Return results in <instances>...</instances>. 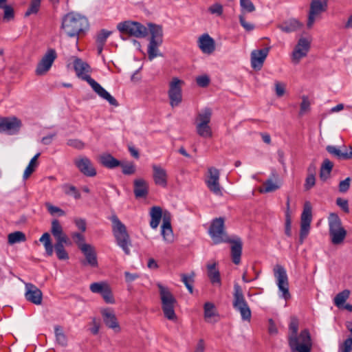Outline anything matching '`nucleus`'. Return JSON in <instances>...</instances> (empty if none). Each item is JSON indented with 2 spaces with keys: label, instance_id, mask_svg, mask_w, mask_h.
<instances>
[{
  "label": "nucleus",
  "instance_id": "obj_19",
  "mask_svg": "<svg viewBox=\"0 0 352 352\" xmlns=\"http://www.w3.org/2000/svg\"><path fill=\"white\" fill-rule=\"evenodd\" d=\"M25 297L26 300L35 305H41L43 299L42 292L32 283H25Z\"/></svg>",
  "mask_w": 352,
  "mask_h": 352
},
{
  "label": "nucleus",
  "instance_id": "obj_3",
  "mask_svg": "<svg viewBox=\"0 0 352 352\" xmlns=\"http://www.w3.org/2000/svg\"><path fill=\"white\" fill-rule=\"evenodd\" d=\"M112 222V231L118 245L123 250L126 254H129L131 245L130 236L127 232L126 228L116 214L110 217Z\"/></svg>",
  "mask_w": 352,
  "mask_h": 352
},
{
  "label": "nucleus",
  "instance_id": "obj_9",
  "mask_svg": "<svg viewBox=\"0 0 352 352\" xmlns=\"http://www.w3.org/2000/svg\"><path fill=\"white\" fill-rule=\"evenodd\" d=\"M117 29L122 34H126L136 38H143L147 35V29L142 23L126 21L119 23Z\"/></svg>",
  "mask_w": 352,
  "mask_h": 352
},
{
  "label": "nucleus",
  "instance_id": "obj_59",
  "mask_svg": "<svg viewBox=\"0 0 352 352\" xmlns=\"http://www.w3.org/2000/svg\"><path fill=\"white\" fill-rule=\"evenodd\" d=\"M316 184L315 175L313 173L308 174L305 183V188L306 190L311 189Z\"/></svg>",
  "mask_w": 352,
  "mask_h": 352
},
{
  "label": "nucleus",
  "instance_id": "obj_1",
  "mask_svg": "<svg viewBox=\"0 0 352 352\" xmlns=\"http://www.w3.org/2000/svg\"><path fill=\"white\" fill-rule=\"evenodd\" d=\"M74 69L76 76L79 78L85 80L100 98L106 100L111 105L114 107L119 105L116 98L90 76L89 74L91 72V69L87 63L83 61L81 58H76L74 60Z\"/></svg>",
  "mask_w": 352,
  "mask_h": 352
},
{
  "label": "nucleus",
  "instance_id": "obj_22",
  "mask_svg": "<svg viewBox=\"0 0 352 352\" xmlns=\"http://www.w3.org/2000/svg\"><path fill=\"white\" fill-rule=\"evenodd\" d=\"M171 215L168 211L164 212L163 223L161 226V234L164 240L167 242H171L173 240V233L170 224Z\"/></svg>",
  "mask_w": 352,
  "mask_h": 352
},
{
  "label": "nucleus",
  "instance_id": "obj_28",
  "mask_svg": "<svg viewBox=\"0 0 352 352\" xmlns=\"http://www.w3.org/2000/svg\"><path fill=\"white\" fill-rule=\"evenodd\" d=\"M163 215L164 212L160 206H153L151 208L150 226L152 228L155 229L158 227L162 218L163 219Z\"/></svg>",
  "mask_w": 352,
  "mask_h": 352
},
{
  "label": "nucleus",
  "instance_id": "obj_25",
  "mask_svg": "<svg viewBox=\"0 0 352 352\" xmlns=\"http://www.w3.org/2000/svg\"><path fill=\"white\" fill-rule=\"evenodd\" d=\"M101 313L106 326L115 332H119L120 327L114 312L110 309H105L102 310Z\"/></svg>",
  "mask_w": 352,
  "mask_h": 352
},
{
  "label": "nucleus",
  "instance_id": "obj_14",
  "mask_svg": "<svg viewBox=\"0 0 352 352\" xmlns=\"http://www.w3.org/2000/svg\"><path fill=\"white\" fill-rule=\"evenodd\" d=\"M208 171V176L206 180L207 187L214 195L221 196L222 191L219 184V170L214 167H210Z\"/></svg>",
  "mask_w": 352,
  "mask_h": 352
},
{
  "label": "nucleus",
  "instance_id": "obj_10",
  "mask_svg": "<svg viewBox=\"0 0 352 352\" xmlns=\"http://www.w3.org/2000/svg\"><path fill=\"white\" fill-rule=\"evenodd\" d=\"M274 274L278 290L282 293L280 296L287 300L291 298V295L289 292L288 277L285 269L282 265H276L274 268Z\"/></svg>",
  "mask_w": 352,
  "mask_h": 352
},
{
  "label": "nucleus",
  "instance_id": "obj_5",
  "mask_svg": "<svg viewBox=\"0 0 352 352\" xmlns=\"http://www.w3.org/2000/svg\"><path fill=\"white\" fill-rule=\"evenodd\" d=\"M328 225L331 243L333 245L342 243L346 236V231L342 226L341 219L336 213L329 214Z\"/></svg>",
  "mask_w": 352,
  "mask_h": 352
},
{
  "label": "nucleus",
  "instance_id": "obj_12",
  "mask_svg": "<svg viewBox=\"0 0 352 352\" xmlns=\"http://www.w3.org/2000/svg\"><path fill=\"white\" fill-rule=\"evenodd\" d=\"M57 58V54L54 49H49L37 64L35 74L37 76L45 75L52 67L54 60Z\"/></svg>",
  "mask_w": 352,
  "mask_h": 352
},
{
  "label": "nucleus",
  "instance_id": "obj_18",
  "mask_svg": "<svg viewBox=\"0 0 352 352\" xmlns=\"http://www.w3.org/2000/svg\"><path fill=\"white\" fill-rule=\"evenodd\" d=\"M80 251L85 256V259L80 261V263L91 267H97L98 265L97 254L94 248L91 245H84L81 247Z\"/></svg>",
  "mask_w": 352,
  "mask_h": 352
},
{
  "label": "nucleus",
  "instance_id": "obj_39",
  "mask_svg": "<svg viewBox=\"0 0 352 352\" xmlns=\"http://www.w3.org/2000/svg\"><path fill=\"white\" fill-rule=\"evenodd\" d=\"M150 39L163 42L162 36L163 32L162 28L160 25L151 24L150 25Z\"/></svg>",
  "mask_w": 352,
  "mask_h": 352
},
{
  "label": "nucleus",
  "instance_id": "obj_29",
  "mask_svg": "<svg viewBox=\"0 0 352 352\" xmlns=\"http://www.w3.org/2000/svg\"><path fill=\"white\" fill-rule=\"evenodd\" d=\"M212 117V109L208 107L204 108L201 112L198 113L195 118L196 125H208Z\"/></svg>",
  "mask_w": 352,
  "mask_h": 352
},
{
  "label": "nucleus",
  "instance_id": "obj_43",
  "mask_svg": "<svg viewBox=\"0 0 352 352\" xmlns=\"http://www.w3.org/2000/svg\"><path fill=\"white\" fill-rule=\"evenodd\" d=\"M312 219V214H311V208L309 206V204H307L305 206L303 212L301 214V219L300 223H307V224H311Z\"/></svg>",
  "mask_w": 352,
  "mask_h": 352
},
{
  "label": "nucleus",
  "instance_id": "obj_58",
  "mask_svg": "<svg viewBox=\"0 0 352 352\" xmlns=\"http://www.w3.org/2000/svg\"><path fill=\"white\" fill-rule=\"evenodd\" d=\"M46 207L48 212L52 215L56 213L58 214V216H64L65 214V212L62 209L57 206H52L49 203L46 204Z\"/></svg>",
  "mask_w": 352,
  "mask_h": 352
},
{
  "label": "nucleus",
  "instance_id": "obj_4",
  "mask_svg": "<svg viewBox=\"0 0 352 352\" xmlns=\"http://www.w3.org/2000/svg\"><path fill=\"white\" fill-rule=\"evenodd\" d=\"M158 288L164 317L171 321L176 320L177 316L175 312V307L177 305V300L175 298L167 287L158 284Z\"/></svg>",
  "mask_w": 352,
  "mask_h": 352
},
{
  "label": "nucleus",
  "instance_id": "obj_26",
  "mask_svg": "<svg viewBox=\"0 0 352 352\" xmlns=\"http://www.w3.org/2000/svg\"><path fill=\"white\" fill-rule=\"evenodd\" d=\"M51 233L56 239V242H69V239L64 233L63 228L58 219L52 221Z\"/></svg>",
  "mask_w": 352,
  "mask_h": 352
},
{
  "label": "nucleus",
  "instance_id": "obj_51",
  "mask_svg": "<svg viewBox=\"0 0 352 352\" xmlns=\"http://www.w3.org/2000/svg\"><path fill=\"white\" fill-rule=\"evenodd\" d=\"M3 20L6 21H10L13 20L14 18V10L11 6L7 5L6 7H3Z\"/></svg>",
  "mask_w": 352,
  "mask_h": 352
},
{
  "label": "nucleus",
  "instance_id": "obj_23",
  "mask_svg": "<svg viewBox=\"0 0 352 352\" xmlns=\"http://www.w3.org/2000/svg\"><path fill=\"white\" fill-rule=\"evenodd\" d=\"M152 168L153 177L155 184L163 188L166 187L168 183V175L166 170L162 166L157 164H153Z\"/></svg>",
  "mask_w": 352,
  "mask_h": 352
},
{
  "label": "nucleus",
  "instance_id": "obj_47",
  "mask_svg": "<svg viewBox=\"0 0 352 352\" xmlns=\"http://www.w3.org/2000/svg\"><path fill=\"white\" fill-rule=\"evenodd\" d=\"M107 285L105 282H96L90 285L89 289L91 292L100 294Z\"/></svg>",
  "mask_w": 352,
  "mask_h": 352
},
{
  "label": "nucleus",
  "instance_id": "obj_2",
  "mask_svg": "<svg viewBox=\"0 0 352 352\" xmlns=\"http://www.w3.org/2000/svg\"><path fill=\"white\" fill-rule=\"evenodd\" d=\"M87 18L76 12H69L62 19L61 29L70 38H76L78 42L80 35L89 30Z\"/></svg>",
  "mask_w": 352,
  "mask_h": 352
},
{
  "label": "nucleus",
  "instance_id": "obj_8",
  "mask_svg": "<svg viewBox=\"0 0 352 352\" xmlns=\"http://www.w3.org/2000/svg\"><path fill=\"white\" fill-rule=\"evenodd\" d=\"M208 233L214 244L229 241L230 237L226 231L223 217L215 218L212 221Z\"/></svg>",
  "mask_w": 352,
  "mask_h": 352
},
{
  "label": "nucleus",
  "instance_id": "obj_44",
  "mask_svg": "<svg viewBox=\"0 0 352 352\" xmlns=\"http://www.w3.org/2000/svg\"><path fill=\"white\" fill-rule=\"evenodd\" d=\"M298 320L296 317H292L289 324V335L288 337H294L298 335Z\"/></svg>",
  "mask_w": 352,
  "mask_h": 352
},
{
  "label": "nucleus",
  "instance_id": "obj_7",
  "mask_svg": "<svg viewBox=\"0 0 352 352\" xmlns=\"http://www.w3.org/2000/svg\"><path fill=\"white\" fill-rule=\"evenodd\" d=\"M233 298L232 305L234 309L240 313L243 320L250 321L252 312L244 297L243 289L238 283H234V285Z\"/></svg>",
  "mask_w": 352,
  "mask_h": 352
},
{
  "label": "nucleus",
  "instance_id": "obj_53",
  "mask_svg": "<svg viewBox=\"0 0 352 352\" xmlns=\"http://www.w3.org/2000/svg\"><path fill=\"white\" fill-rule=\"evenodd\" d=\"M72 237L80 250H81L82 245H88L85 243V236L80 233L74 232L72 234Z\"/></svg>",
  "mask_w": 352,
  "mask_h": 352
},
{
  "label": "nucleus",
  "instance_id": "obj_61",
  "mask_svg": "<svg viewBox=\"0 0 352 352\" xmlns=\"http://www.w3.org/2000/svg\"><path fill=\"white\" fill-rule=\"evenodd\" d=\"M122 168V173L124 175H132L135 172V167L133 163L120 165Z\"/></svg>",
  "mask_w": 352,
  "mask_h": 352
},
{
  "label": "nucleus",
  "instance_id": "obj_40",
  "mask_svg": "<svg viewBox=\"0 0 352 352\" xmlns=\"http://www.w3.org/2000/svg\"><path fill=\"white\" fill-rule=\"evenodd\" d=\"M195 273L192 272L189 274H181V280L184 283L185 286L186 287L187 289L190 294H192L193 292V286L192 284L195 281Z\"/></svg>",
  "mask_w": 352,
  "mask_h": 352
},
{
  "label": "nucleus",
  "instance_id": "obj_32",
  "mask_svg": "<svg viewBox=\"0 0 352 352\" xmlns=\"http://www.w3.org/2000/svg\"><path fill=\"white\" fill-rule=\"evenodd\" d=\"M208 276L212 284L221 285V278L219 271L216 268V263L207 265Z\"/></svg>",
  "mask_w": 352,
  "mask_h": 352
},
{
  "label": "nucleus",
  "instance_id": "obj_37",
  "mask_svg": "<svg viewBox=\"0 0 352 352\" xmlns=\"http://www.w3.org/2000/svg\"><path fill=\"white\" fill-rule=\"evenodd\" d=\"M25 240V234L21 231L11 232L8 235V242L10 245L24 242Z\"/></svg>",
  "mask_w": 352,
  "mask_h": 352
},
{
  "label": "nucleus",
  "instance_id": "obj_63",
  "mask_svg": "<svg viewBox=\"0 0 352 352\" xmlns=\"http://www.w3.org/2000/svg\"><path fill=\"white\" fill-rule=\"evenodd\" d=\"M239 22L241 26L246 31H252L254 29V25L245 21V17L243 14L239 16Z\"/></svg>",
  "mask_w": 352,
  "mask_h": 352
},
{
  "label": "nucleus",
  "instance_id": "obj_21",
  "mask_svg": "<svg viewBox=\"0 0 352 352\" xmlns=\"http://www.w3.org/2000/svg\"><path fill=\"white\" fill-rule=\"evenodd\" d=\"M229 243L231 244V258L232 262L235 265H239L241 263V257L242 254L243 242L240 237L235 236L234 239L229 238Z\"/></svg>",
  "mask_w": 352,
  "mask_h": 352
},
{
  "label": "nucleus",
  "instance_id": "obj_48",
  "mask_svg": "<svg viewBox=\"0 0 352 352\" xmlns=\"http://www.w3.org/2000/svg\"><path fill=\"white\" fill-rule=\"evenodd\" d=\"M326 150L331 155L336 157L339 160H344V152H342L340 149L335 146L328 145L326 147Z\"/></svg>",
  "mask_w": 352,
  "mask_h": 352
},
{
  "label": "nucleus",
  "instance_id": "obj_20",
  "mask_svg": "<svg viewBox=\"0 0 352 352\" xmlns=\"http://www.w3.org/2000/svg\"><path fill=\"white\" fill-rule=\"evenodd\" d=\"M270 47H265L261 50H253L251 52V66L256 70H260L263 63L268 55Z\"/></svg>",
  "mask_w": 352,
  "mask_h": 352
},
{
  "label": "nucleus",
  "instance_id": "obj_16",
  "mask_svg": "<svg viewBox=\"0 0 352 352\" xmlns=\"http://www.w3.org/2000/svg\"><path fill=\"white\" fill-rule=\"evenodd\" d=\"M74 164L83 175L87 177L96 175V170L93 166L91 161L85 156L80 157L74 160Z\"/></svg>",
  "mask_w": 352,
  "mask_h": 352
},
{
  "label": "nucleus",
  "instance_id": "obj_42",
  "mask_svg": "<svg viewBox=\"0 0 352 352\" xmlns=\"http://www.w3.org/2000/svg\"><path fill=\"white\" fill-rule=\"evenodd\" d=\"M41 0H31L29 7L24 14L25 17L37 14L41 7Z\"/></svg>",
  "mask_w": 352,
  "mask_h": 352
},
{
  "label": "nucleus",
  "instance_id": "obj_31",
  "mask_svg": "<svg viewBox=\"0 0 352 352\" xmlns=\"http://www.w3.org/2000/svg\"><path fill=\"white\" fill-rule=\"evenodd\" d=\"M100 162L106 168H114L121 165V162L111 154H104L100 157Z\"/></svg>",
  "mask_w": 352,
  "mask_h": 352
},
{
  "label": "nucleus",
  "instance_id": "obj_64",
  "mask_svg": "<svg viewBox=\"0 0 352 352\" xmlns=\"http://www.w3.org/2000/svg\"><path fill=\"white\" fill-rule=\"evenodd\" d=\"M336 204L346 213L349 212V203L346 199L338 197L336 199Z\"/></svg>",
  "mask_w": 352,
  "mask_h": 352
},
{
  "label": "nucleus",
  "instance_id": "obj_38",
  "mask_svg": "<svg viewBox=\"0 0 352 352\" xmlns=\"http://www.w3.org/2000/svg\"><path fill=\"white\" fill-rule=\"evenodd\" d=\"M349 295L350 291L349 289H344L338 293L333 299L334 305L338 308H342Z\"/></svg>",
  "mask_w": 352,
  "mask_h": 352
},
{
  "label": "nucleus",
  "instance_id": "obj_13",
  "mask_svg": "<svg viewBox=\"0 0 352 352\" xmlns=\"http://www.w3.org/2000/svg\"><path fill=\"white\" fill-rule=\"evenodd\" d=\"M183 82L177 78H173L169 85L168 98L172 107L178 106L182 100L181 84Z\"/></svg>",
  "mask_w": 352,
  "mask_h": 352
},
{
  "label": "nucleus",
  "instance_id": "obj_57",
  "mask_svg": "<svg viewBox=\"0 0 352 352\" xmlns=\"http://www.w3.org/2000/svg\"><path fill=\"white\" fill-rule=\"evenodd\" d=\"M340 352H351L352 351V339L346 338L344 342L340 345Z\"/></svg>",
  "mask_w": 352,
  "mask_h": 352
},
{
  "label": "nucleus",
  "instance_id": "obj_34",
  "mask_svg": "<svg viewBox=\"0 0 352 352\" xmlns=\"http://www.w3.org/2000/svg\"><path fill=\"white\" fill-rule=\"evenodd\" d=\"M40 242L43 243L45 254L47 256H51L53 254V245L51 242L50 234L48 232H45L39 239Z\"/></svg>",
  "mask_w": 352,
  "mask_h": 352
},
{
  "label": "nucleus",
  "instance_id": "obj_33",
  "mask_svg": "<svg viewBox=\"0 0 352 352\" xmlns=\"http://www.w3.org/2000/svg\"><path fill=\"white\" fill-rule=\"evenodd\" d=\"M162 42L155 41V40H149V44L148 45V56L149 60H153L157 56H161L162 54L159 53L158 47L162 45Z\"/></svg>",
  "mask_w": 352,
  "mask_h": 352
},
{
  "label": "nucleus",
  "instance_id": "obj_46",
  "mask_svg": "<svg viewBox=\"0 0 352 352\" xmlns=\"http://www.w3.org/2000/svg\"><path fill=\"white\" fill-rule=\"evenodd\" d=\"M264 189L261 191L263 192H274L280 188V186L274 183L272 179H267L263 183Z\"/></svg>",
  "mask_w": 352,
  "mask_h": 352
},
{
  "label": "nucleus",
  "instance_id": "obj_60",
  "mask_svg": "<svg viewBox=\"0 0 352 352\" xmlns=\"http://www.w3.org/2000/svg\"><path fill=\"white\" fill-rule=\"evenodd\" d=\"M351 178L346 177L345 179L341 181L339 184V191L344 193L347 192L350 188Z\"/></svg>",
  "mask_w": 352,
  "mask_h": 352
},
{
  "label": "nucleus",
  "instance_id": "obj_24",
  "mask_svg": "<svg viewBox=\"0 0 352 352\" xmlns=\"http://www.w3.org/2000/svg\"><path fill=\"white\" fill-rule=\"evenodd\" d=\"M198 46L204 54H210L215 50L214 39L208 34H204L198 39Z\"/></svg>",
  "mask_w": 352,
  "mask_h": 352
},
{
  "label": "nucleus",
  "instance_id": "obj_6",
  "mask_svg": "<svg viewBox=\"0 0 352 352\" xmlns=\"http://www.w3.org/2000/svg\"><path fill=\"white\" fill-rule=\"evenodd\" d=\"M288 344L292 352H311L312 342L309 330L305 329L298 335L288 337Z\"/></svg>",
  "mask_w": 352,
  "mask_h": 352
},
{
  "label": "nucleus",
  "instance_id": "obj_50",
  "mask_svg": "<svg viewBox=\"0 0 352 352\" xmlns=\"http://www.w3.org/2000/svg\"><path fill=\"white\" fill-rule=\"evenodd\" d=\"M310 230V225L307 223H300V237H299V243L302 244L305 239L307 236Z\"/></svg>",
  "mask_w": 352,
  "mask_h": 352
},
{
  "label": "nucleus",
  "instance_id": "obj_54",
  "mask_svg": "<svg viewBox=\"0 0 352 352\" xmlns=\"http://www.w3.org/2000/svg\"><path fill=\"white\" fill-rule=\"evenodd\" d=\"M215 315L214 306L211 302H206L204 305V316L206 318H212Z\"/></svg>",
  "mask_w": 352,
  "mask_h": 352
},
{
  "label": "nucleus",
  "instance_id": "obj_56",
  "mask_svg": "<svg viewBox=\"0 0 352 352\" xmlns=\"http://www.w3.org/2000/svg\"><path fill=\"white\" fill-rule=\"evenodd\" d=\"M67 144L78 150H82L85 148V143L78 139H69L67 141Z\"/></svg>",
  "mask_w": 352,
  "mask_h": 352
},
{
  "label": "nucleus",
  "instance_id": "obj_52",
  "mask_svg": "<svg viewBox=\"0 0 352 352\" xmlns=\"http://www.w3.org/2000/svg\"><path fill=\"white\" fill-rule=\"evenodd\" d=\"M240 6L243 10L252 12L255 10V6L250 0H240Z\"/></svg>",
  "mask_w": 352,
  "mask_h": 352
},
{
  "label": "nucleus",
  "instance_id": "obj_30",
  "mask_svg": "<svg viewBox=\"0 0 352 352\" xmlns=\"http://www.w3.org/2000/svg\"><path fill=\"white\" fill-rule=\"evenodd\" d=\"M302 24L295 19H291L278 25V28L283 32L289 33L299 30Z\"/></svg>",
  "mask_w": 352,
  "mask_h": 352
},
{
  "label": "nucleus",
  "instance_id": "obj_11",
  "mask_svg": "<svg viewBox=\"0 0 352 352\" xmlns=\"http://www.w3.org/2000/svg\"><path fill=\"white\" fill-rule=\"evenodd\" d=\"M22 125L21 120L16 116L0 117V133L16 135L20 131Z\"/></svg>",
  "mask_w": 352,
  "mask_h": 352
},
{
  "label": "nucleus",
  "instance_id": "obj_45",
  "mask_svg": "<svg viewBox=\"0 0 352 352\" xmlns=\"http://www.w3.org/2000/svg\"><path fill=\"white\" fill-rule=\"evenodd\" d=\"M112 32L105 29L101 30L96 36V44L105 45L107 39L111 34Z\"/></svg>",
  "mask_w": 352,
  "mask_h": 352
},
{
  "label": "nucleus",
  "instance_id": "obj_27",
  "mask_svg": "<svg viewBox=\"0 0 352 352\" xmlns=\"http://www.w3.org/2000/svg\"><path fill=\"white\" fill-rule=\"evenodd\" d=\"M134 195L136 198L145 197L148 192V183L143 179H136L134 180Z\"/></svg>",
  "mask_w": 352,
  "mask_h": 352
},
{
  "label": "nucleus",
  "instance_id": "obj_55",
  "mask_svg": "<svg viewBox=\"0 0 352 352\" xmlns=\"http://www.w3.org/2000/svg\"><path fill=\"white\" fill-rule=\"evenodd\" d=\"M63 189L65 194H73L75 199H79L80 197V193L74 186L65 184L63 186Z\"/></svg>",
  "mask_w": 352,
  "mask_h": 352
},
{
  "label": "nucleus",
  "instance_id": "obj_36",
  "mask_svg": "<svg viewBox=\"0 0 352 352\" xmlns=\"http://www.w3.org/2000/svg\"><path fill=\"white\" fill-rule=\"evenodd\" d=\"M41 153H36L30 161L28 166L24 170L23 173V179H27L32 173L35 170L36 167L37 166V159L39 157Z\"/></svg>",
  "mask_w": 352,
  "mask_h": 352
},
{
  "label": "nucleus",
  "instance_id": "obj_35",
  "mask_svg": "<svg viewBox=\"0 0 352 352\" xmlns=\"http://www.w3.org/2000/svg\"><path fill=\"white\" fill-rule=\"evenodd\" d=\"M69 242H56L54 249L56 256L60 260H67L69 258V255L64 248V244H70Z\"/></svg>",
  "mask_w": 352,
  "mask_h": 352
},
{
  "label": "nucleus",
  "instance_id": "obj_17",
  "mask_svg": "<svg viewBox=\"0 0 352 352\" xmlns=\"http://www.w3.org/2000/svg\"><path fill=\"white\" fill-rule=\"evenodd\" d=\"M310 48V41L305 38H300L292 52V61L298 63L300 59L305 57Z\"/></svg>",
  "mask_w": 352,
  "mask_h": 352
},
{
  "label": "nucleus",
  "instance_id": "obj_62",
  "mask_svg": "<svg viewBox=\"0 0 352 352\" xmlns=\"http://www.w3.org/2000/svg\"><path fill=\"white\" fill-rule=\"evenodd\" d=\"M197 84L201 87H206L210 83V78L207 75H202L197 77Z\"/></svg>",
  "mask_w": 352,
  "mask_h": 352
},
{
  "label": "nucleus",
  "instance_id": "obj_15",
  "mask_svg": "<svg viewBox=\"0 0 352 352\" xmlns=\"http://www.w3.org/2000/svg\"><path fill=\"white\" fill-rule=\"evenodd\" d=\"M327 7V4L326 1L322 2L320 0L311 1L307 23L308 28H311L313 26L316 16L324 12Z\"/></svg>",
  "mask_w": 352,
  "mask_h": 352
},
{
  "label": "nucleus",
  "instance_id": "obj_49",
  "mask_svg": "<svg viewBox=\"0 0 352 352\" xmlns=\"http://www.w3.org/2000/svg\"><path fill=\"white\" fill-rule=\"evenodd\" d=\"M100 295L102 296L104 300L107 303H114L115 300L112 294L111 289L109 285L105 287V289L102 291Z\"/></svg>",
  "mask_w": 352,
  "mask_h": 352
},
{
  "label": "nucleus",
  "instance_id": "obj_41",
  "mask_svg": "<svg viewBox=\"0 0 352 352\" xmlns=\"http://www.w3.org/2000/svg\"><path fill=\"white\" fill-rule=\"evenodd\" d=\"M196 132L201 138H208L212 136V131L208 125H196Z\"/></svg>",
  "mask_w": 352,
  "mask_h": 352
}]
</instances>
